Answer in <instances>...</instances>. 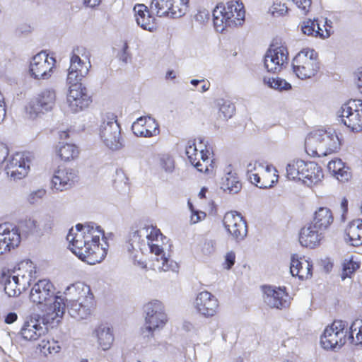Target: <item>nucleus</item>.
I'll use <instances>...</instances> for the list:
<instances>
[{"label": "nucleus", "instance_id": "1", "mask_svg": "<svg viewBox=\"0 0 362 362\" xmlns=\"http://www.w3.org/2000/svg\"><path fill=\"white\" fill-rule=\"evenodd\" d=\"M29 297L52 320L62 318L65 313L64 299L55 296L54 286L48 279H41L35 283Z\"/></svg>", "mask_w": 362, "mask_h": 362}, {"label": "nucleus", "instance_id": "2", "mask_svg": "<svg viewBox=\"0 0 362 362\" xmlns=\"http://www.w3.org/2000/svg\"><path fill=\"white\" fill-rule=\"evenodd\" d=\"M339 147V139L331 129L313 131L305 141V151L311 156H326L336 152Z\"/></svg>", "mask_w": 362, "mask_h": 362}, {"label": "nucleus", "instance_id": "3", "mask_svg": "<svg viewBox=\"0 0 362 362\" xmlns=\"http://www.w3.org/2000/svg\"><path fill=\"white\" fill-rule=\"evenodd\" d=\"M213 22L217 32L223 33L227 28L242 25L245 22L244 5L238 1L218 4L213 10Z\"/></svg>", "mask_w": 362, "mask_h": 362}, {"label": "nucleus", "instance_id": "4", "mask_svg": "<svg viewBox=\"0 0 362 362\" xmlns=\"http://www.w3.org/2000/svg\"><path fill=\"white\" fill-rule=\"evenodd\" d=\"M293 71L300 79L315 76L320 69L318 54L313 49H303L292 62Z\"/></svg>", "mask_w": 362, "mask_h": 362}, {"label": "nucleus", "instance_id": "5", "mask_svg": "<svg viewBox=\"0 0 362 362\" xmlns=\"http://www.w3.org/2000/svg\"><path fill=\"white\" fill-rule=\"evenodd\" d=\"M145 324L141 328L144 337H152L153 332L163 328L168 321L163 303L157 300H152L144 305Z\"/></svg>", "mask_w": 362, "mask_h": 362}, {"label": "nucleus", "instance_id": "6", "mask_svg": "<svg viewBox=\"0 0 362 362\" xmlns=\"http://www.w3.org/2000/svg\"><path fill=\"white\" fill-rule=\"evenodd\" d=\"M100 137L105 145L112 150H118L122 146L121 129L117 116L107 113L103 118L100 126Z\"/></svg>", "mask_w": 362, "mask_h": 362}, {"label": "nucleus", "instance_id": "7", "mask_svg": "<svg viewBox=\"0 0 362 362\" xmlns=\"http://www.w3.org/2000/svg\"><path fill=\"white\" fill-rule=\"evenodd\" d=\"M348 323L344 320H334L325 328L320 338V343L325 349H340L348 338V332H344Z\"/></svg>", "mask_w": 362, "mask_h": 362}, {"label": "nucleus", "instance_id": "8", "mask_svg": "<svg viewBox=\"0 0 362 362\" xmlns=\"http://www.w3.org/2000/svg\"><path fill=\"white\" fill-rule=\"evenodd\" d=\"M188 4L189 0H152L150 11L158 17L178 18L186 13Z\"/></svg>", "mask_w": 362, "mask_h": 362}, {"label": "nucleus", "instance_id": "9", "mask_svg": "<svg viewBox=\"0 0 362 362\" xmlns=\"http://www.w3.org/2000/svg\"><path fill=\"white\" fill-rule=\"evenodd\" d=\"M46 324L45 320L40 315L33 314L25 321L18 333H9V336L11 339H13L12 335H15L16 338H21L26 341H35L47 332Z\"/></svg>", "mask_w": 362, "mask_h": 362}, {"label": "nucleus", "instance_id": "10", "mask_svg": "<svg viewBox=\"0 0 362 362\" xmlns=\"http://www.w3.org/2000/svg\"><path fill=\"white\" fill-rule=\"evenodd\" d=\"M80 55L88 58L87 50L83 46H78L72 51L67 74V83L80 82L88 74L91 66L90 62H88L86 65L80 58Z\"/></svg>", "mask_w": 362, "mask_h": 362}, {"label": "nucleus", "instance_id": "11", "mask_svg": "<svg viewBox=\"0 0 362 362\" xmlns=\"http://www.w3.org/2000/svg\"><path fill=\"white\" fill-rule=\"evenodd\" d=\"M31 160L30 153L18 152L9 159L5 166V170L7 175L14 180H21L28 175Z\"/></svg>", "mask_w": 362, "mask_h": 362}, {"label": "nucleus", "instance_id": "12", "mask_svg": "<svg viewBox=\"0 0 362 362\" xmlns=\"http://www.w3.org/2000/svg\"><path fill=\"white\" fill-rule=\"evenodd\" d=\"M54 59L48 58L45 52H41L35 55L30 63L29 73L37 80L48 79L52 73Z\"/></svg>", "mask_w": 362, "mask_h": 362}, {"label": "nucleus", "instance_id": "13", "mask_svg": "<svg viewBox=\"0 0 362 362\" xmlns=\"http://www.w3.org/2000/svg\"><path fill=\"white\" fill-rule=\"evenodd\" d=\"M223 222L225 228L236 241L243 240L247 236V222L240 213L237 211L226 213Z\"/></svg>", "mask_w": 362, "mask_h": 362}, {"label": "nucleus", "instance_id": "14", "mask_svg": "<svg viewBox=\"0 0 362 362\" xmlns=\"http://www.w3.org/2000/svg\"><path fill=\"white\" fill-rule=\"evenodd\" d=\"M84 230L85 225L78 223L76 226V232L73 228H71L66 236V239L70 243V250L82 260H85L90 255V250H91L90 247L86 246Z\"/></svg>", "mask_w": 362, "mask_h": 362}, {"label": "nucleus", "instance_id": "15", "mask_svg": "<svg viewBox=\"0 0 362 362\" xmlns=\"http://www.w3.org/2000/svg\"><path fill=\"white\" fill-rule=\"evenodd\" d=\"M287 62L288 51L284 46H271L264 57V66L268 72H279Z\"/></svg>", "mask_w": 362, "mask_h": 362}, {"label": "nucleus", "instance_id": "16", "mask_svg": "<svg viewBox=\"0 0 362 362\" xmlns=\"http://www.w3.org/2000/svg\"><path fill=\"white\" fill-rule=\"evenodd\" d=\"M69 85L67 102L74 112H78L87 107L91 103L90 97L87 94V89L80 82L68 83Z\"/></svg>", "mask_w": 362, "mask_h": 362}, {"label": "nucleus", "instance_id": "17", "mask_svg": "<svg viewBox=\"0 0 362 362\" xmlns=\"http://www.w3.org/2000/svg\"><path fill=\"white\" fill-rule=\"evenodd\" d=\"M22 275L19 278V274L13 275V272L10 270L3 271L0 277V283L4 286L5 293L9 297H14L19 295L22 290H25V283L30 285V279Z\"/></svg>", "mask_w": 362, "mask_h": 362}, {"label": "nucleus", "instance_id": "18", "mask_svg": "<svg viewBox=\"0 0 362 362\" xmlns=\"http://www.w3.org/2000/svg\"><path fill=\"white\" fill-rule=\"evenodd\" d=\"M78 180V171L73 168H59L56 170L51 180V187L59 192L71 188Z\"/></svg>", "mask_w": 362, "mask_h": 362}, {"label": "nucleus", "instance_id": "19", "mask_svg": "<svg viewBox=\"0 0 362 362\" xmlns=\"http://www.w3.org/2000/svg\"><path fill=\"white\" fill-rule=\"evenodd\" d=\"M148 245L150 252L156 256L153 259V267L154 270L159 272L172 271L174 272L178 271V264L174 260L167 257L163 249L160 245L150 242H148Z\"/></svg>", "mask_w": 362, "mask_h": 362}, {"label": "nucleus", "instance_id": "20", "mask_svg": "<svg viewBox=\"0 0 362 362\" xmlns=\"http://www.w3.org/2000/svg\"><path fill=\"white\" fill-rule=\"evenodd\" d=\"M55 100L56 95L53 90H42L30 103V115L37 116L41 112L50 111L54 106Z\"/></svg>", "mask_w": 362, "mask_h": 362}, {"label": "nucleus", "instance_id": "21", "mask_svg": "<svg viewBox=\"0 0 362 362\" xmlns=\"http://www.w3.org/2000/svg\"><path fill=\"white\" fill-rule=\"evenodd\" d=\"M194 303L198 313L206 317L215 315L219 305L216 297L206 291L197 295Z\"/></svg>", "mask_w": 362, "mask_h": 362}, {"label": "nucleus", "instance_id": "22", "mask_svg": "<svg viewBox=\"0 0 362 362\" xmlns=\"http://www.w3.org/2000/svg\"><path fill=\"white\" fill-rule=\"evenodd\" d=\"M340 121L352 132L362 130L361 107L354 109L348 105H343L340 110Z\"/></svg>", "mask_w": 362, "mask_h": 362}, {"label": "nucleus", "instance_id": "23", "mask_svg": "<svg viewBox=\"0 0 362 362\" xmlns=\"http://www.w3.org/2000/svg\"><path fill=\"white\" fill-rule=\"evenodd\" d=\"M93 305L92 298L78 300H66L65 310L67 309L69 315L78 320L86 319L90 315Z\"/></svg>", "mask_w": 362, "mask_h": 362}, {"label": "nucleus", "instance_id": "24", "mask_svg": "<svg viewBox=\"0 0 362 362\" xmlns=\"http://www.w3.org/2000/svg\"><path fill=\"white\" fill-rule=\"evenodd\" d=\"M263 293L264 301L270 308L282 309L288 306V295L284 289L271 286H264Z\"/></svg>", "mask_w": 362, "mask_h": 362}, {"label": "nucleus", "instance_id": "25", "mask_svg": "<svg viewBox=\"0 0 362 362\" xmlns=\"http://www.w3.org/2000/svg\"><path fill=\"white\" fill-rule=\"evenodd\" d=\"M301 169V180L310 187L321 181L323 177L322 168L315 162H300Z\"/></svg>", "mask_w": 362, "mask_h": 362}, {"label": "nucleus", "instance_id": "26", "mask_svg": "<svg viewBox=\"0 0 362 362\" xmlns=\"http://www.w3.org/2000/svg\"><path fill=\"white\" fill-rule=\"evenodd\" d=\"M104 238V231L100 226L93 222L85 225L84 240L86 246L90 247V255L100 250V237Z\"/></svg>", "mask_w": 362, "mask_h": 362}, {"label": "nucleus", "instance_id": "27", "mask_svg": "<svg viewBox=\"0 0 362 362\" xmlns=\"http://www.w3.org/2000/svg\"><path fill=\"white\" fill-rule=\"evenodd\" d=\"M322 238V231L309 223L300 230L299 241L303 247L314 248L319 245Z\"/></svg>", "mask_w": 362, "mask_h": 362}, {"label": "nucleus", "instance_id": "28", "mask_svg": "<svg viewBox=\"0 0 362 362\" xmlns=\"http://www.w3.org/2000/svg\"><path fill=\"white\" fill-rule=\"evenodd\" d=\"M21 242V236L18 230L0 226V251L1 255L12 248L18 247Z\"/></svg>", "mask_w": 362, "mask_h": 362}, {"label": "nucleus", "instance_id": "29", "mask_svg": "<svg viewBox=\"0 0 362 362\" xmlns=\"http://www.w3.org/2000/svg\"><path fill=\"white\" fill-rule=\"evenodd\" d=\"M136 21L142 29L152 32L156 29L155 18L150 14L148 7L144 4L136 5L134 8Z\"/></svg>", "mask_w": 362, "mask_h": 362}, {"label": "nucleus", "instance_id": "30", "mask_svg": "<svg viewBox=\"0 0 362 362\" xmlns=\"http://www.w3.org/2000/svg\"><path fill=\"white\" fill-rule=\"evenodd\" d=\"M312 264L307 260L302 262L296 255L291 257L290 272L300 279H308L312 275Z\"/></svg>", "mask_w": 362, "mask_h": 362}, {"label": "nucleus", "instance_id": "31", "mask_svg": "<svg viewBox=\"0 0 362 362\" xmlns=\"http://www.w3.org/2000/svg\"><path fill=\"white\" fill-rule=\"evenodd\" d=\"M333 215L331 210L327 207H320L314 214L311 224L321 231L326 230L333 223Z\"/></svg>", "mask_w": 362, "mask_h": 362}, {"label": "nucleus", "instance_id": "32", "mask_svg": "<svg viewBox=\"0 0 362 362\" xmlns=\"http://www.w3.org/2000/svg\"><path fill=\"white\" fill-rule=\"evenodd\" d=\"M325 26V33L320 28L317 20L308 19L300 23V30L304 35L326 38L330 36L331 33L330 30H329L326 25Z\"/></svg>", "mask_w": 362, "mask_h": 362}, {"label": "nucleus", "instance_id": "33", "mask_svg": "<svg viewBox=\"0 0 362 362\" xmlns=\"http://www.w3.org/2000/svg\"><path fill=\"white\" fill-rule=\"evenodd\" d=\"M224 177L222 178L221 189L230 194H237L242 188V185L236 173L232 172L230 166L228 167Z\"/></svg>", "mask_w": 362, "mask_h": 362}, {"label": "nucleus", "instance_id": "34", "mask_svg": "<svg viewBox=\"0 0 362 362\" xmlns=\"http://www.w3.org/2000/svg\"><path fill=\"white\" fill-rule=\"evenodd\" d=\"M346 234L350 244L354 247L362 245V219H356L349 223Z\"/></svg>", "mask_w": 362, "mask_h": 362}, {"label": "nucleus", "instance_id": "35", "mask_svg": "<svg viewBox=\"0 0 362 362\" xmlns=\"http://www.w3.org/2000/svg\"><path fill=\"white\" fill-rule=\"evenodd\" d=\"M13 229L18 230L21 238L22 236L27 238L30 235L40 237L41 232L38 227L37 220L33 218H26L20 222L18 228H13Z\"/></svg>", "mask_w": 362, "mask_h": 362}, {"label": "nucleus", "instance_id": "36", "mask_svg": "<svg viewBox=\"0 0 362 362\" xmlns=\"http://www.w3.org/2000/svg\"><path fill=\"white\" fill-rule=\"evenodd\" d=\"M148 229H145L144 226L132 228L128 239L129 252H131V250H137V248L141 250V242L144 241V238H145V237H148Z\"/></svg>", "mask_w": 362, "mask_h": 362}, {"label": "nucleus", "instance_id": "37", "mask_svg": "<svg viewBox=\"0 0 362 362\" xmlns=\"http://www.w3.org/2000/svg\"><path fill=\"white\" fill-rule=\"evenodd\" d=\"M95 333L96 334L98 342L103 350H108L114 341V336L112 329L106 326L100 325L98 327Z\"/></svg>", "mask_w": 362, "mask_h": 362}, {"label": "nucleus", "instance_id": "38", "mask_svg": "<svg viewBox=\"0 0 362 362\" xmlns=\"http://www.w3.org/2000/svg\"><path fill=\"white\" fill-rule=\"evenodd\" d=\"M185 153L188 158L190 163H194L198 158H201V160L205 163L209 160V156L207 153H209V151L206 146L205 151L204 149H201L199 151L197 148L196 144L194 141H189L186 146Z\"/></svg>", "mask_w": 362, "mask_h": 362}, {"label": "nucleus", "instance_id": "39", "mask_svg": "<svg viewBox=\"0 0 362 362\" xmlns=\"http://www.w3.org/2000/svg\"><path fill=\"white\" fill-rule=\"evenodd\" d=\"M57 151L61 159L64 161H69L70 159L76 157L78 154L76 145L64 142L59 143Z\"/></svg>", "mask_w": 362, "mask_h": 362}, {"label": "nucleus", "instance_id": "40", "mask_svg": "<svg viewBox=\"0 0 362 362\" xmlns=\"http://www.w3.org/2000/svg\"><path fill=\"white\" fill-rule=\"evenodd\" d=\"M348 340L353 344H362V318L352 322L348 332Z\"/></svg>", "mask_w": 362, "mask_h": 362}, {"label": "nucleus", "instance_id": "41", "mask_svg": "<svg viewBox=\"0 0 362 362\" xmlns=\"http://www.w3.org/2000/svg\"><path fill=\"white\" fill-rule=\"evenodd\" d=\"M264 82L269 88L277 90L279 91L289 90L292 88L291 83L279 77H272L268 78L264 77Z\"/></svg>", "mask_w": 362, "mask_h": 362}, {"label": "nucleus", "instance_id": "42", "mask_svg": "<svg viewBox=\"0 0 362 362\" xmlns=\"http://www.w3.org/2000/svg\"><path fill=\"white\" fill-rule=\"evenodd\" d=\"M300 162H303V160H293L287 164L286 166V177L292 180H301V169Z\"/></svg>", "mask_w": 362, "mask_h": 362}, {"label": "nucleus", "instance_id": "43", "mask_svg": "<svg viewBox=\"0 0 362 362\" xmlns=\"http://www.w3.org/2000/svg\"><path fill=\"white\" fill-rule=\"evenodd\" d=\"M40 352L47 355L48 354H57L61 350V346L59 341L54 340H42L38 345Z\"/></svg>", "mask_w": 362, "mask_h": 362}, {"label": "nucleus", "instance_id": "44", "mask_svg": "<svg viewBox=\"0 0 362 362\" xmlns=\"http://www.w3.org/2000/svg\"><path fill=\"white\" fill-rule=\"evenodd\" d=\"M38 227L41 232V236L45 233L51 231L54 225V217L50 214H45L37 220Z\"/></svg>", "mask_w": 362, "mask_h": 362}, {"label": "nucleus", "instance_id": "45", "mask_svg": "<svg viewBox=\"0 0 362 362\" xmlns=\"http://www.w3.org/2000/svg\"><path fill=\"white\" fill-rule=\"evenodd\" d=\"M218 105L219 106V112L223 116L224 119H228L233 116L235 108L230 101L219 99Z\"/></svg>", "mask_w": 362, "mask_h": 362}, {"label": "nucleus", "instance_id": "46", "mask_svg": "<svg viewBox=\"0 0 362 362\" xmlns=\"http://www.w3.org/2000/svg\"><path fill=\"white\" fill-rule=\"evenodd\" d=\"M159 166L166 173L170 174L175 169V161L169 154H163L159 158Z\"/></svg>", "mask_w": 362, "mask_h": 362}, {"label": "nucleus", "instance_id": "47", "mask_svg": "<svg viewBox=\"0 0 362 362\" xmlns=\"http://www.w3.org/2000/svg\"><path fill=\"white\" fill-rule=\"evenodd\" d=\"M145 125V137H151L159 134V125L154 118L148 116Z\"/></svg>", "mask_w": 362, "mask_h": 362}, {"label": "nucleus", "instance_id": "48", "mask_svg": "<svg viewBox=\"0 0 362 362\" xmlns=\"http://www.w3.org/2000/svg\"><path fill=\"white\" fill-rule=\"evenodd\" d=\"M269 13L274 17L284 16L288 12V8L285 4L281 2H274L269 8Z\"/></svg>", "mask_w": 362, "mask_h": 362}, {"label": "nucleus", "instance_id": "49", "mask_svg": "<svg viewBox=\"0 0 362 362\" xmlns=\"http://www.w3.org/2000/svg\"><path fill=\"white\" fill-rule=\"evenodd\" d=\"M358 264L354 261H349L348 262L344 263L343 265L341 279H345L351 274L354 273L357 269H358Z\"/></svg>", "mask_w": 362, "mask_h": 362}, {"label": "nucleus", "instance_id": "50", "mask_svg": "<svg viewBox=\"0 0 362 362\" xmlns=\"http://www.w3.org/2000/svg\"><path fill=\"white\" fill-rule=\"evenodd\" d=\"M337 180L341 182L348 181L351 177V172L350 168L346 165H344V168H340V170L336 173H332Z\"/></svg>", "mask_w": 362, "mask_h": 362}, {"label": "nucleus", "instance_id": "51", "mask_svg": "<svg viewBox=\"0 0 362 362\" xmlns=\"http://www.w3.org/2000/svg\"><path fill=\"white\" fill-rule=\"evenodd\" d=\"M145 229H148V235L145 237L148 242L152 243L153 240L158 241L159 237H162L160 230L153 226H144Z\"/></svg>", "mask_w": 362, "mask_h": 362}, {"label": "nucleus", "instance_id": "52", "mask_svg": "<svg viewBox=\"0 0 362 362\" xmlns=\"http://www.w3.org/2000/svg\"><path fill=\"white\" fill-rule=\"evenodd\" d=\"M344 163L341 159L336 158L330 160L328 163L327 168L332 173H336V172L339 173L340 168H344Z\"/></svg>", "mask_w": 362, "mask_h": 362}, {"label": "nucleus", "instance_id": "53", "mask_svg": "<svg viewBox=\"0 0 362 362\" xmlns=\"http://www.w3.org/2000/svg\"><path fill=\"white\" fill-rule=\"evenodd\" d=\"M46 194V191L44 189H39L32 192L28 196V202L30 204H35L38 200L42 199Z\"/></svg>", "mask_w": 362, "mask_h": 362}, {"label": "nucleus", "instance_id": "54", "mask_svg": "<svg viewBox=\"0 0 362 362\" xmlns=\"http://www.w3.org/2000/svg\"><path fill=\"white\" fill-rule=\"evenodd\" d=\"M297 7L306 14L311 6V0H291Z\"/></svg>", "mask_w": 362, "mask_h": 362}, {"label": "nucleus", "instance_id": "55", "mask_svg": "<svg viewBox=\"0 0 362 362\" xmlns=\"http://www.w3.org/2000/svg\"><path fill=\"white\" fill-rule=\"evenodd\" d=\"M248 179L251 182V183L254 184L255 186H257L259 188H267V186L264 185L263 183H261V178L257 173H251L247 175Z\"/></svg>", "mask_w": 362, "mask_h": 362}, {"label": "nucleus", "instance_id": "56", "mask_svg": "<svg viewBox=\"0 0 362 362\" xmlns=\"http://www.w3.org/2000/svg\"><path fill=\"white\" fill-rule=\"evenodd\" d=\"M235 262V254L234 252L230 251L226 253L225 256V268L230 269L234 265Z\"/></svg>", "mask_w": 362, "mask_h": 362}, {"label": "nucleus", "instance_id": "57", "mask_svg": "<svg viewBox=\"0 0 362 362\" xmlns=\"http://www.w3.org/2000/svg\"><path fill=\"white\" fill-rule=\"evenodd\" d=\"M200 159L201 158H198V160H197L194 163H191V164L194 168H196V169L199 172H205V173L208 172L209 171V165H208L209 160H206L205 163H204L203 161L201 162Z\"/></svg>", "mask_w": 362, "mask_h": 362}, {"label": "nucleus", "instance_id": "58", "mask_svg": "<svg viewBox=\"0 0 362 362\" xmlns=\"http://www.w3.org/2000/svg\"><path fill=\"white\" fill-rule=\"evenodd\" d=\"M206 217V214L201 211L196 210L191 214L190 222L192 224L197 223Z\"/></svg>", "mask_w": 362, "mask_h": 362}, {"label": "nucleus", "instance_id": "59", "mask_svg": "<svg viewBox=\"0 0 362 362\" xmlns=\"http://www.w3.org/2000/svg\"><path fill=\"white\" fill-rule=\"evenodd\" d=\"M129 45L127 42H124L122 45L121 54L119 59L124 63H127L130 59V54L128 52Z\"/></svg>", "mask_w": 362, "mask_h": 362}, {"label": "nucleus", "instance_id": "60", "mask_svg": "<svg viewBox=\"0 0 362 362\" xmlns=\"http://www.w3.org/2000/svg\"><path fill=\"white\" fill-rule=\"evenodd\" d=\"M210 13L207 10L199 11L198 13L195 15L194 18L197 21L204 23L205 21H208L209 19Z\"/></svg>", "mask_w": 362, "mask_h": 362}, {"label": "nucleus", "instance_id": "61", "mask_svg": "<svg viewBox=\"0 0 362 362\" xmlns=\"http://www.w3.org/2000/svg\"><path fill=\"white\" fill-rule=\"evenodd\" d=\"M8 156V148L2 144H0V168L3 166Z\"/></svg>", "mask_w": 362, "mask_h": 362}, {"label": "nucleus", "instance_id": "62", "mask_svg": "<svg viewBox=\"0 0 362 362\" xmlns=\"http://www.w3.org/2000/svg\"><path fill=\"white\" fill-rule=\"evenodd\" d=\"M355 83L360 91H362V67L354 72Z\"/></svg>", "mask_w": 362, "mask_h": 362}, {"label": "nucleus", "instance_id": "63", "mask_svg": "<svg viewBox=\"0 0 362 362\" xmlns=\"http://www.w3.org/2000/svg\"><path fill=\"white\" fill-rule=\"evenodd\" d=\"M147 122V117H140L139 118H138L136 119V122H134L132 125V129H136L139 127V126L141 127H146V123Z\"/></svg>", "mask_w": 362, "mask_h": 362}, {"label": "nucleus", "instance_id": "64", "mask_svg": "<svg viewBox=\"0 0 362 362\" xmlns=\"http://www.w3.org/2000/svg\"><path fill=\"white\" fill-rule=\"evenodd\" d=\"M102 0H83V4L86 7L94 8L100 5Z\"/></svg>", "mask_w": 362, "mask_h": 362}]
</instances>
